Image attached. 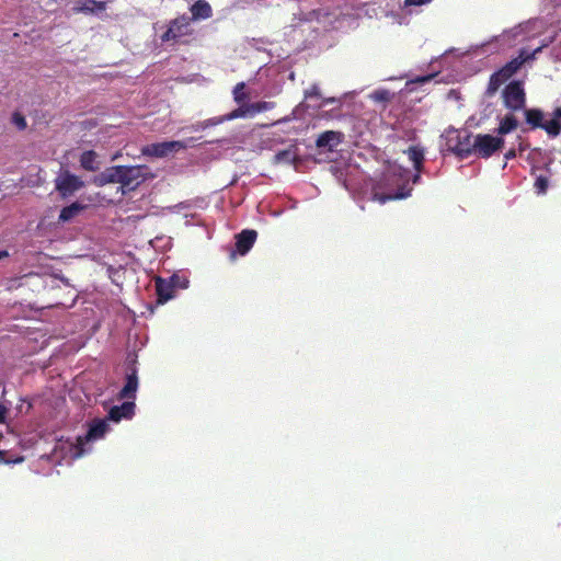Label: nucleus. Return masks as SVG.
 <instances>
[{"label":"nucleus","mask_w":561,"mask_h":561,"mask_svg":"<svg viewBox=\"0 0 561 561\" xmlns=\"http://www.w3.org/2000/svg\"><path fill=\"white\" fill-rule=\"evenodd\" d=\"M191 22L192 19L185 15L171 20L168 28L160 36L161 42L171 45L186 44L188 42L186 37L193 34Z\"/></svg>","instance_id":"nucleus-3"},{"label":"nucleus","mask_w":561,"mask_h":561,"mask_svg":"<svg viewBox=\"0 0 561 561\" xmlns=\"http://www.w3.org/2000/svg\"><path fill=\"white\" fill-rule=\"evenodd\" d=\"M11 122L16 126L19 130H25L27 128V122L25 116L20 112H14L11 116Z\"/></svg>","instance_id":"nucleus-30"},{"label":"nucleus","mask_w":561,"mask_h":561,"mask_svg":"<svg viewBox=\"0 0 561 561\" xmlns=\"http://www.w3.org/2000/svg\"><path fill=\"white\" fill-rule=\"evenodd\" d=\"M123 165H116L107 169L103 174V183H119L122 184V173L118 172Z\"/></svg>","instance_id":"nucleus-23"},{"label":"nucleus","mask_w":561,"mask_h":561,"mask_svg":"<svg viewBox=\"0 0 561 561\" xmlns=\"http://www.w3.org/2000/svg\"><path fill=\"white\" fill-rule=\"evenodd\" d=\"M84 186V182L68 170H62L55 179V188L61 198H68Z\"/></svg>","instance_id":"nucleus-7"},{"label":"nucleus","mask_w":561,"mask_h":561,"mask_svg":"<svg viewBox=\"0 0 561 561\" xmlns=\"http://www.w3.org/2000/svg\"><path fill=\"white\" fill-rule=\"evenodd\" d=\"M96 158L98 154L93 150L84 151L80 157V164L87 171H96L99 169Z\"/></svg>","instance_id":"nucleus-20"},{"label":"nucleus","mask_w":561,"mask_h":561,"mask_svg":"<svg viewBox=\"0 0 561 561\" xmlns=\"http://www.w3.org/2000/svg\"><path fill=\"white\" fill-rule=\"evenodd\" d=\"M244 88H245V83L244 82H239L233 88V100L238 104L243 103L248 99V94L243 91Z\"/></svg>","instance_id":"nucleus-28"},{"label":"nucleus","mask_w":561,"mask_h":561,"mask_svg":"<svg viewBox=\"0 0 561 561\" xmlns=\"http://www.w3.org/2000/svg\"><path fill=\"white\" fill-rule=\"evenodd\" d=\"M211 8L209 2H194L191 7L192 16L190 19L198 20V19H207L211 15Z\"/></svg>","instance_id":"nucleus-19"},{"label":"nucleus","mask_w":561,"mask_h":561,"mask_svg":"<svg viewBox=\"0 0 561 561\" xmlns=\"http://www.w3.org/2000/svg\"><path fill=\"white\" fill-rule=\"evenodd\" d=\"M535 190L537 194H546L548 186H549V180L545 175H539L535 180Z\"/></svg>","instance_id":"nucleus-29"},{"label":"nucleus","mask_w":561,"mask_h":561,"mask_svg":"<svg viewBox=\"0 0 561 561\" xmlns=\"http://www.w3.org/2000/svg\"><path fill=\"white\" fill-rule=\"evenodd\" d=\"M504 146L502 137L489 134H478L473 137V153L481 158H490L494 152L501 150Z\"/></svg>","instance_id":"nucleus-6"},{"label":"nucleus","mask_w":561,"mask_h":561,"mask_svg":"<svg viewBox=\"0 0 561 561\" xmlns=\"http://www.w3.org/2000/svg\"><path fill=\"white\" fill-rule=\"evenodd\" d=\"M434 76L433 75H427V76H423V77H419L414 80V82H417V83H424V82H428Z\"/></svg>","instance_id":"nucleus-36"},{"label":"nucleus","mask_w":561,"mask_h":561,"mask_svg":"<svg viewBox=\"0 0 561 561\" xmlns=\"http://www.w3.org/2000/svg\"><path fill=\"white\" fill-rule=\"evenodd\" d=\"M319 99L321 98L320 89L317 84H312L309 89L305 91V99Z\"/></svg>","instance_id":"nucleus-33"},{"label":"nucleus","mask_w":561,"mask_h":561,"mask_svg":"<svg viewBox=\"0 0 561 561\" xmlns=\"http://www.w3.org/2000/svg\"><path fill=\"white\" fill-rule=\"evenodd\" d=\"M138 389V376L137 369L131 368L130 373L126 375L125 386L121 389L118 393L119 399H135L136 391Z\"/></svg>","instance_id":"nucleus-16"},{"label":"nucleus","mask_w":561,"mask_h":561,"mask_svg":"<svg viewBox=\"0 0 561 561\" xmlns=\"http://www.w3.org/2000/svg\"><path fill=\"white\" fill-rule=\"evenodd\" d=\"M84 208V205L80 204L79 202H75L60 210L58 220L61 222L70 221L76 216H78Z\"/></svg>","instance_id":"nucleus-18"},{"label":"nucleus","mask_w":561,"mask_h":561,"mask_svg":"<svg viewBox=\"0 0 561 561\" xmlns=\"http://www.w3.org/2000/svg\"><path fill=\"white\" fill-rule=\"evenodd\" d=\"M146 170L144 165H123L118 172L122 173V186L127 190H135L146 180Z\"/></svg>","instance_id":"nucleus-11"},{"label":"nucleus","mask_w":561,"mask_h":561,"mask_svg":"<svg viewBox=\"0 0 561 561\" xmlns=\"http://www.w3.org/2000/svg\"><path fill=\"white\" fill-rule=\"evenodd\" d=\"M420 179V175L414 176V182H416Z\"/></svg>","instance_id":"nucleus-42"},{"label":"nucleus","mask_w":561,"mask_h":561,"mask_svg":"<svg viewBox=\"0 0 561 561\" xmlns=\"http://www.w3.org/2000/svg\"><path fill=\"white\" fill-rule=\"evenodd\" d=\"M409 160L413 163L414 169L420 172L424 161V149L420 146H411L404 151Z\"/></svg>","instance_id":"nucleus-17"},{"label":"nucleus","mask_w":561,"mask_h":561,"mask_svg":"<svg viewBox=\"0 0 561 561\" xmlns=\"http://www.w3.org/2000/svg\"><path fill=\"white\" fill-rule=\"evenodd\" d=\"M503 103L506 108L516 112L525 108L526 93L522 81L515 80L505 85L502 91Z\"/></svg>","instance_id":"nucleus-5"},{"label":"nucleus","mask_w":561,"mask_h":561,"mask_svg":"<svg viewBox=\"0 0 561 561\" xmlns=\"http://www.w3.org/2000/svg\"><path fill=\"white\" fill-rule=\"evenodd\" d=\"M374 98L377 101H388L389 92L387 90L377 91L375 92Z\"/></svg>","instance_id":"nucleus-34"},{"label":"nucleus","mask_w":561,"mask_h":561,"mask_svg":"<svg viewBox=\"0 0 561 561\" xmlns=\"http://www.w3.org/2000/svg\"><path fill=\"white\" fill-rule=\"evenodd\" d=\"M188 285V279L185 278V277H181L180 280H178V285L175 286L176 287H180V288H186Z\"/></svg>","instance_id":"nucleus-37"},{"label":"nucleus","mask_w":561,"mask_h":561,"mask_svg":"<svg viewBox=\"0 0 561 561\" xmlns=\"http://www.w3.org/2000/svg\"><path fill=\"white\" fill-rule=\"evenodd\" d=\"M507 79H504L503 73L497 70L494 73L491 75L488 88H486V94L489 96H492L495 94V92L499 90V88L506 81Z\"/></svg>","instance_id":"nucleus-21"},{"label":"nucleus","mask_w":561,"mask_h":561,"mask_svg":"<svg viewBox=\"0 0 561 561\" xmlns=\"http://www.w3.org/2000/svg\"><path fill=\"white\" fill-rule=\"evenodd\" d=\"M180 279H181V276H179L178 274L172 275L169 280H167L160 276H157L154 278L157 302L159 305H163L168 300L173 298L174 288L178 285V280H180Z\"/></svg>","instance_id":"nucleus-12"},{"label":"nucleus","mask_w":561,"mask_h":561,"mask_svg":"<svg viewBox=\"0 0 561 561\" xmlns=\"http://www.w3.org/2000/svg\"><path fill=\"white\" fill-rule=\"evenodd\" d=\"M405 5H421V4H424L425 2H419V1H415V2H404Z\"/></svg>","instance_id":"nucleus-40"},{"label":"nucleus","mask_w":561,"mask_h":561,"mask_svg":"<svg viewBox=\"0 0 561 561\" xmlns=\"http://www.w3.org/2000/svg\"><path fill=\"white\" fill-rule=\"evenodd\" d=\"M136 404L133 401H125L121 405H113L107 413V420L119 422L123 419L130 420L135 414Z\"/></svg>","instance_id":"nucleus-13"},{"label":"nucleus","mask_w":561,"mask_h":561,"mask_svg":"<svg viewBox=\"0 0 561 561\" xmlns=\"http://www.w3.org/2000/svg\"><path fill=\"white\" fill-rule=\"evenodd\" d=\"M187 147V142L181 140L162 141L144 146L141 153L146 157L164 158L170 152L186 149Z\"/></svg>","instance_id":"nucleus-8"},{"label":"nucleus","mask_w":561,"mask_h":561,"mask_svg":"<svg viewBox=\"0 0 561 561\" xmlns=\"http://www.w3.org/2000/svg\"><path fill=\"white\" fill-rule=\"evenodd\" d=\"M446 145L449 151L461 159L473 154V138L467 129L447 131Z\"/></svg>","instance_id":"nucleus-4"},{"label":"nucleus","mask_w":561,"mask_h":561,"mask_svg":"<svg viewBox=\"0 0 561 561\" xmlns=\"http://www.w3.org/2000/svg\"><path fill=\"white\" fill-rule=\"evenodd\" d=\"M526 124L530 129H543L549 138L553 139L561 134V107L554 108L549 119L540 108H524Z\"/></svg>","instance_id":"nucleus-1"},{"label":"nucleus","mask_w":561,"mask_h":561,"mask_svg":"<svg viewBox=\"0 0 561 561\" xmlns=\"http://www.w3.org/2000/svg\"><path fill=\"white\" fill-rule=\"evenodd\" d=\"M8 255V252L3 251V252H0V259L3 257V256H7Z\"/></svg>","instance_id":"nucleus-41"},{"label":"nucleus","mask_w":561,"mask_h":561,"mask_svg":"<svg viewBox=\"0 0 561 561\" xmlns=\"http://www.w3.org/2000/svg\"><path fill=\"white\" fill-rule=\"evenodd\" d=\"M542 47H537L533 51H528L525 48H522L518 53V56L506 62L501 69H499L503 76L504 79H510L512 76H514L524 64H526L529 60L535 59L536 55L541 50Z\"/></svg>","instance_id":"nucleus-10"},{"label":"nucleus","mask_w":561,"mask_h":561,"mask_svg":"<svg viewBox=\"0 0 561 561\" xmlns=\"http://www.w3.org/2000/svg\"><path fill=\"white\" fill-rule=\"evenodd\" d=\"M336 102V99L335 98H327V99H323V105L325 104H332V103H335Z\"/></svg>","instance_id":"nucleus-39"},{"label":"nucleus","mask_w":561,"mask_h":561,"mask_svg":"<svg viewBox=\"0 0 561 561\" xmlns=\"http://www.w3.org/2000/svg\"><path fill=\"white\" fill-rule=\"evenodd\" d=\"M399 181L400 179L397 174L391 172L383 173L371 188L373 199L380 204H385L388 201L407 197L409 193L404 192L403 186H400L398 190H394L393 187L399 183Z\"/></svg>","instance_id":"nucleus-2"},{"label":"nucleus","mask_w":561,"mask_h":561,"mask_svg":"<svg viewBox=\"0 0 561 561\" xmlns=\"http://www.w3.org/2000/svg\"><path fill=\"white\" fill-rule=\"evenodd\" d=\"M106 2L100 1V2H83V7L76 8L77 11H94V9H98L100 11L105 10Z\"/></svg>","instance_id":"nucleus-31"},{"label":"nucleus","mask_w":561,"mask_h":561,"mask_svg":"<svg viewBox=\"0 0 561 561\" xmlns=\"http://www.w3.org/2000/svg\"><path fill=\"white\" fill-rule=\"evenodd\" d=\"M516 157L515 150L511 149L505 153V159L510 160Z\"/></svg>","instance_id":"nucleus-38"},{"label":"nucleus","mask_w":561,"mask_h":561,"mask_svg":"<svg viewBox=\"0 0 561 561\" xmlns=\"http://www.w3.org/2000/svg\"><path fill=\"white\" fill-rule=\"evenodd\" d=\"M24 460L23 457H18V458H9L8 457V453L4 451V450H0V462L1 463H19V462H22Z\"/></svg>","instance_id":"nucleus-32"},{"label":"nucleus","mask_w":561,"mask_h":561,"mask_svg":"<svg viewBox=\"0 0 561 561\" xmlns=\"http://www.w3.org/2000/svg\"><path fill=\"white\" fill-rule=\"evenodd\" d=\"M257 232L252 229H244L236 236V251L240 255H245L255 243Z\"/></svg>","instance_id":"nucleus-14"},{"label":"nucleus","mask_w":561,"mask_h":561,"mask_svg":"<svg viewBox=\"0 0 561 561\" xmlns=\"http://www.w3.org/2000/svg\"><path fill=\"white\" fill-rule=\"evenodd\" d=\"M273 105L274 104L272 102H266V101L251 103V104H249L250 116H253L256 113L268 111L273 107Z\"/></svg>","instance_id":"nucleus-27"},{"label":"nucleus","mask_w":561,"mask_h":561,"mask_svg":"<svg viewBox=\"0 0 561 561\" xmlns=\"http://www.w3.org/2000/svg\"><path fill=\"white\" fill-rule=\"evenodd\" d=\"M295 159L296 154L291 149L280 150L274 156L275 163H291Z\"/></svg>","instance_id":"nucleus-25"},{"label":"nucleus","mask_w":561,"mask_h":561,"mask_svg":"<svg viewBox=\"0 0 561 561\" xmlns=\"http://www.w3.org/2000/svg\"><path fill=\"white\" fill-rule=\"evenodd\" d=\"M343 140V134L341 131L327 130L320 134L316 140L318 148H328L333 150Z\"/></svg>","instance_id":"nucleus-15"},{"label":"nucleus","mask_w":561,"mask_h":561,"mask_svg":"<svg viewBox=\"0 0 561 561\" xmlns=\"http://www.w3.org/2000/svg\"><path fill=\"white\" fill-rule=\"evenodd\" d=\"M110 426L107 423V419H94L89 423L88 432L83 436H78L77 438V446L82 451L84 448V445L102 438L106 432L108 431Z\"/></svg>","instance_id":"nucleus-9"},{"label":"nucleus","mask_w":561,"mask_h":561,"mask_svg":"<svg viewBox=\"0 0 561 561\" xmlns=\"http://www.w3.org/2000/svg\"><path fill=\"white\" fill-rule=\"evenodd\" d=\"M8 408L0 403V423H5Z\"/></svg>","instance_id":"nucleus-35"},{"label":"nucleus","mask_w":561,"mask_h":561,"mask_svg":"<svg viewBox=\"0 0 561 561\" xmlns=\"http://www.w3.org/2000/svg\"><path fill=\"white\" fill-rule=\"evenodd\" d=\"M518 126V121L516 117L512 114L506 115L499 125L497 133L500 135H505L511 133L512 130L516 129Z\"/></svg>","instance_id":"nucleus-22"},{"label":"nucleus","mask_w":561,"mask_h":561,"mask_svg":"<svg viewBox=\"0 0 561 561\" xmlns=\"http://www.w3.org/2000/svg\"><path fill=\"white\" fill-rule=\"evenodd\" d=\"M225 122H227V121L225 118V115H222V116L211 117V118L205 119L203 122H199L195 125H192L191 128H192V130L197 131L199 129H206V128L222 124Z\"/></svg>","instance_id":"nucleus-24"},{"label":"nucleus","mask_w":561,"mask_h":561,"mask_svg":"<svg viewBox=\"0 0 561 561\" xmlns=\"http://www.w3.org/2000/svg\"><path fill=\"white\" fill-rule=\"evenodd\" d=\"M248 115H250L249 104H242L241 106L231 111L230 113L225 114V118L228 122V121H233V119H237L240 117H245Z\"/></svg>","instance_id":"nucleus-26"}]
</instances>
